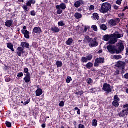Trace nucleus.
<instances>
[{
    "label": "nucleus",
    "mask_w": 128,
    "mask_h": 128,
    "mask_svg": "<svg viewBox=\"0 0 128 128\" xmlns=\"http://www.w3.org/2000/svg\"><path fill=\"white\" fill-rule=\"evenodd\" d=\"M112 10V5L108 2L104 3L100 10L102 14H106Z\"/></svg>",
    "instance_id": "f257e3e1"
},
{
    "label": "nucleus",
    "mask_w": 128,
    "mask_h": 128,
    "mask_svg": "<svg viewBox=\"0 0 128 128\" xmlns=\"http://www.w3.org/2000/svg\"><path fill=\"white\" fill-rule=\"evenodd\" d=\"M103 39L105 42H108V40H110L109 43L111 44H114L118 42L116 39L113 38L112 34L105 35L104 36Z\"/></svg>",
    "instance_id": "f03ea898"
},
{
    "label": "nucleus",
    "mask_w": 128,
    "mask_h": 128,
    "mask_svg": "<svg viewBox=\"0 0 128 128\" xmlns=\"http://www.w3.org/2000/svg\"><path fill=\"white\" fill-rule=\"evenodd\" d=\"M36 0H30L26 2V4H24L22 6V8L24 10L25 12H28L30 10L28 6H32V4H35Z\"/></svg>",
    "instance_id": "7ed1b4c3"
},
{
    "label": "nucleus",
    "mask_w": 128,
    "mask_h": 128,
    "mask_svg": "<svg viewBox=\"0 0 128 128\" xmlns=\"http://www.w3.org/2000/svg\"><path fill=\"white\" fill-rule=\"evenodd\" d=\"M58 14H62V10H65L66 8V5L64 3L60 4V5H57L56 6Z\"/></svg>",
    "instance_id": "20e7f679"
},
{
    "label": "nucleus",
    "mask_w": 128,
    "mask_h": 128,
    "mask_svg": "<svg viewBox=\"0 0 128 128\" xmlns=\"http://www.w3.org/2000/svg\"><path fill=\"white\" fill-rule=\"evenodd\" d=\"M124 49V42L120 41L117 44V49L116 50V54H118L122 52V50Z\"/></svg>",
    "instance_id": "39448f33"
},
{
    "label": "nucleus",
    "mask_w": 128,
    "mask_h": 128,
    "mask_svg": "<svg viewBox=\"0 0 128 128\" xmlns=\"http://www.w3.org/2000/svg\"><path fill=\"white\" fill-rule=\"evenodd\" d=\"M120 22V19L116 18L115 20H111L109 21V24L111 26H116Z\"/></svg>",
    "instance_id": "423d86ee"
},
{
    "label": "nucleus",
    "mask_w": 128,
    "mask_h": 128,
    "mask_svg": "<svg viewBox=\"0 0 128 128\" xmlns=\"http://www.w3.org/2000/svg\"><path fill=\"white\" fill-rule=\"evenodd\" d=\"M93 56L92 54H90L86 57H82V62L84 64L88 62H90L92 60Z\"/></svg>",
    "instance_id": "0eeeda50"
},
{
    "label": "nucleus",
    "mask_w": 128,
    "mask_h": 128,
    "mask_svg": "<svg viewBox=\"0 0 128 128\" xmlns=\"http://www.w3.org/2000/svg\"><path fill=\"white\" fill-rule=\"evenodd\" d=\"M100 64H104V58H98L95 60L94 66H98Z\"/></svg>",
    "instance_id": "6e6552de"
},
{
    "label": "nucleus",
    "mask_w": 128,
    "mask_h": 128,
    "mask_svg": "<svg viewBox=\"0 0 128 128\" xmlns=\"http://www.w3.org/2000/svg\"><path fill=\"white\" fill-rule=\"evenodd\" d=\"M110 88V85L108 84H104L103 86V90L110 94V92H112V88Z\"/></svg>",
    "instance_id": "1a4fd4ad"
},
{
    "label": "nucleus",
    "mask_w": 128,
    "mask_h": 128,
    "mask_svg": "<svg viewBox=\"0 0 128 128\" xmlns=\"http://www.w3.org/2000/svg\"><path fill=\"white\" fill-rule=\"evenodd\" d=\"M98 46V43L96 42V39H92V41L89 43V46L90 48H96Z\"/></svg>",
    "instance_id": "9d476101"
},
{
    "label": "nucleus",
    "mask_w": 128,
    "mask_h": 128,
    "mask_svg": "<svg viewBox=\"0 0 128 128\" xmlns=\"http://www.w3.org/2000/svg\"><path fill=\"white\" fill-rule=\"evenodd\" d=\"M84 4V2L82 0H78L76 2H75L74 3V6L75 8H78L80 6Z\"/></svg>",
    "instance_id": "9b49d317"
},
{
    "label": "nucleus",
    "mask_w": 128,
    "mask_h": 128,
    "mask_svg": "<svg viewBox=\"0 0 128 128\" xmlns=\"http://www.w3.org/2000/svg\"><path fill=\"white\" fill-rule=\"evenodd\" d=\"M124 66H126V63L122 61L118 62L116 64L117 68H121L122 70H124Z\"/></svg>",
    "instance_id": "f8f14e48"
},
{
    "label": "nucleus",
    "mask_w": 128,
    "mask_h": 128,
    "mask_svg": "<svg viewBox=\"0 0 128 128\" xmlns=\"http://www.w3.org/2000/svg\"><path fill=\"white\" fill-rule=\"evenodd\" d=\"M42 32V29L39 27H36L33 30L34 34H40Z\"/></svg>",
    "instance_id": "ddd939ff"
},
{
    "label": "nucleus",
    "mask_w": 128,
    "mask_h": 128,
    "mask_svg": "<svg viewBox=\"0 0 128 128\" xmlns=\"http://www.w3.org/2000/svg\"><path fill=\"white\" fill-rule=\"evenodd\" d=\"M128 114V110H122L121 112L118 114V116L120 118H124V116H126Z\"/></svg>",
    "instance_id": "4468645a"
},
{
    "label": "nucleus",
    "mask_w": 128,
    "mask_h": 128,
    "mask_svg": "<svg viewBox=\"0 0 128 128\" xmlns=\"http://www.w3.org/2000/svg\"><path fill=\"white\" fill-rule=\"evenodd\" d=\"M108 52H110V54H116V50H114V48L112 46V45H109L108 46L107 48Z\"/></svg>",
    "instance_id": "2eb2a0df"
},
{
    "label": "nucleus",
    "mask_w": 128,
    "mask_h": 128,
    "mask_svg": "<svg viewBox=\"0 0 128 128\" xmlns=\"http://www.w3.org/2000/svg\"><path fill=\"white\" fill-rule=\"evenodd\" d=\"M113 36V38H114L115 40H118V38H124V34H120L118 33H115L113 34H112Z\"/></svg>",
    "instance_id": "dca6fc26"
},
{
    "label": "nucleus",
    "mask_w": 128,
    "mask_h": 128,
    "mask_svg": "<svg viewBox=\"0 0 128 128\" xmlns=\"http://www.w3.org/2000/svg\"><path fill=\"white\" fill-rule=\"evenodd\" d=\"M22 34H24L26 38H30V32L28 31V30H22Z\"/></svg>",
    "instance_id": "f3484780"
},
{
    "label": "nucleus",
    "mask_w": 128,
    "mask_h": 128,
    "mask_svg": "<svg viewBox=\"0 0 128 128\" xmlns=\"http://www.w3.org/2000/svg\"><path fill=\"white\" fill-rule=\"evenodd\" d=\"M18 52L17 54L18 56H22V54H24V48L22 47H18Z\"/></svg>",
    "instance_id": "a211bd4d"
},
{
    "label": "nucleus",
    "mask_w": 128,
    "mask_h": 128,
    "mask_svg": "<svg viewBox=\"0 0 128 128\" xmlns=\"http://www.w3.org/2000/svg\"><path fill=\"white\" fill-rule=\"evenodd\" d=\"M92 42V38H91L88 36H86L84 40V42L85 44H89V42Z\"/></svg>",
    "instance_id": "6ab92c4d"
},
{
    "label": "nucleus",
    "mask_w": 128,
    "mask_h": 128,
    "mask_svg": "<svg viewBox=\"0 0 128 128\" xmlns=\"http://www.w3.org/2000/svg\"><path fill=\"white\" fill-rule=\"evenodd\" d=\"M36 96H40L42 94V90L40 88L38 89L36 92Z\"/></svg>",
    "instance_id": "aec40b11"
},
{
    "label": "nucleus",
    "mask_w": 128,
    "mask_h": 128,
    "mask_svg": "<svg viewBox=\"0 0 128 128\" xmlns=\"http://www.w3.org/2000/svg\"><path fill=\"white\" fill-rule=\"evenodd\" d=\"M5 26L8 28H10L12 26V20H8L5 23Z\"/></svg>",
    "instance_id": "412c9836"
},
{
    "label": "nucleus",
    "mask_w": 128,
    "mask_h": 128,
    "mask_svg": "<svg viewBox=\"0 0 128 128\" xmlns=\"http://www.w3.org/2000/svg\"><path fill=\"white\" fill-rule=\"evenodd\" d=\"M7 48L10 50H11L12 52H14V44L12 43L7 44Z\"/></svg>",
    "instance_id": "4be33fe9"
},
{
    "label": "nucleus",
    "mask_w": 128,
    "mask_h": 128,
    "mask_svg": "<svg viewBox=\"0 0 128 128\" xmlns=\"http://www.w3.org/2000/svg\"><path fill=\"white\" fill-rule=\"evenodd\" d=\"M92 20H100V16H98V14L96 13H94L93 14V16H92Z\"/></svg>",
    "instance_id": "5701e85b"
},
{
    "label": "nucleus",
    "mask_w": 128,
    "mask_h": 128,
    "mask_svg": "<svg viewBox=\"0 0 128 128\" xmlns=\"http://www.w3.org/2000/svg\"><path fill=\"white\" fill-rule=\"evenodd\" d=\"M21 46L23 48H30V44L28 43L22 42Z\"/></svg>",
    "instance_id": "b1692460"
},
{
    "label": "nucleus",
    "mask_w": 128,
    "mask_h": 128,
    "mask_svg": "<svg viewBox=\"0 0 128 128\" xmlns=\"http://www.w3.org/2000/svg\"><path fill=\"white\" fill-rule=\"evenodd\" d=\"M72 42H74V40H72V38H70L66 42V44L67 46H72Z\"/></svg>",
    "instance_id": "393cba45"
},
{
    "label": "nucleus",
    "mask_w": 128,
    "mask_h": 128,
    "mask_svg": "<svg viewBox=\"0 0 128 128\" xmlns=\"http://www.w3.org/2000/svg\"><path fill=\"white\" fill-rule=\"evenodd\" d=\"M86 68H88V70H90L92 66H94V64L92 63L89 62L87 64H86Z\"/></svg>",
    "instance_id": "a878e982"
},
{
    "label": "nucleus",
    "mask_w": 128,
    "mask_h": 128,
    "mask_svg": "<svg viewBox=\"0 0 128 128\" xmlns=\"http://www.w3.org/2000/svg\"><path fill=\"white\" fill-rule=\"evenodd\" d=\"M74 17L76 20H80V18H82V15L81 14L76 12L74 15Z\"/></svg>",
    "instance_id": "bb28decb"
},
{
    "label": "nucleus",
    "mask_w": 128,
    "mask_h": 128,
    "mask_svg": "<svg viewBox=\"0 0 128 128\" xmlns=\"http://www.w3.org/2000/svg\"><path fill=\"white\" fill-rule=\"evenodd\" d=\"M52 32H60V28L58 27H52Z\"/></svg>",
    "instance_id": "cd10ccee"
},
{
    "label": "nucleus",
    "mask_w": 128,
    "mask_h": 128,
    "mask_svg": "<svg viewBox=\"0 0 128 128\" xmlns=\"http://www.w3.org/2000/svg\"><path fill=\"white\" fill-rule=\"evenodd\" d=\"M24 80H30V73L26 74V76L24 78Z\"/></svg>",
    "instance_id": "c85d7f7f"
},
{
    "label": "nucleus",
    "mask_w": 128,
    "mask_h": 128,
    "mask_svg": "<svg viewBox=\"0 0 128 128\" xmlns=\"http://www.w3.org/2000/svg\"><path fill=\"white\" fill-rule=\"evenodd\" d=\"M56 66H57V68H62V62L60 61H57L56 62Z\"/></svg>",
    "instance_id": "c756f323"
},
{
    "label": "nucleus",
    "mask_w": 128,
    "mask_h": 128,
    "mask_svg": "<svg viewBox=\"0 0 128 128\" xmlns=\"http://www.w3.org/2000/svg\"><path fill=\"white\" fill-rule=\"evenodd\" d=\"M112 104L116 108H118V106H120V102H118L116 101H114L112 102Z\"/></svg>",
    "instance_id": "7c9ffc66"
},
{
    "label": "nucleus",
    "mask_w": 128,
    "mask_h": 128,
    "mask_svg": "<svg viewBox=\"0 0 128 128\" xmlns=\"http://www.w3.org/2000/svg\"><path fill=\"white\" fill-rule=\"evenodd\" d=\"M114 58L116 60H122V56L120 55H116L114 56Z\"/></svg>",
    "instance_id": "2f4dec72"
},
{
    "label": "nucleus",
    "mask_w": 128,
    "mask_h": 128,
    "mask_svg": "<svg viewBox=\"0 0 128 128\" xmlns=\"http://www.w3.org/2000/svg\"><path fill=\"white\" fill-rule=\"evenodd\" d=\"M100 28L102 30H108V27L106 24L101 25Z\"/></svg>",
    "instance_id": "473e14b6"
},
{
    "label": "nucleus",
    "mask_w": 128,
    "mask_h": 128,
    "mask_svg": "<svg viewBox=\"0 0 128 128\" xmlns=\"http://www.w3.org/2000/svg\"><path fill=\"white\" fill-rule=\"evenodd\" d=\"M120 98H118V95H116L114 96V102H120Z\"/></svg>",
    "instance_id": "72a5a7b5"
},
{
    "label": "nucleus",
    "mask_w": 128,
    "mask_h": 128,
    "mask_svg": "<svg viewBox=\"0 0 128 128\" xmlns=\"http://www.w3.org/2000/svg\"><path fill=\"white\" fill-rule=\"evenodd\" d=\"M92 126H98V120H93Z\"/></svg>",
    "instance_id": "f704fd0d"
},
{
    "label": "nucleus",
    "mask_w": 128,
    "mask_h": 128,
    "mask_svg": "<svg viewBox=\"0 0 128 128\" xmlns=\"http://www.w3.org/2000/svg\"><path fill=\"white\" fill-rule=\"evenodd\" d=\"M58 26H66V24L64 23V21H61L60 22H58Z\"/></svg>",
    "instance_id": "c9c22d12"
},
{
    "label": "nucleus",
    "mask_w": 128,
    "mask_h": 128,
    "mask_svg": "<svg viewBox=\"0 0 128 128\" xmlns=\"http://www.w3.org/2000/svg\"><path fill=\"white\" fill-rule=\"evenodd\" d=\"M92 28L94 32H98V26L96 25H93L92 27Z\"/></svg>",
    "instance_id": "e433bc0d"
},
{
    "label": "nucleus",
    "mask_w": 128,
    "mask_h": 128,
    "mask_svg": "<svg viewBox=\"0 0 128 128\" xmlns=\"http://www.w3.org/2000/svg\"><path fill=\"white\" fill-rule=\"evenodd\" d=\"M95 7L94 6L91 5L89 8V10L90 12H92L93 10H94Z\"/></svg>",
    "instance_id": "4c0bfd02"
},
{
    "label": "nucleus",
    "mask_w": 128,
    "mask_h": 128,
    "mask_svg": "<svg viewBox=\"0 0 128 128\" xmlns=\"http://www.w3.org/2000/svg\"><path fill=\"white\" fill-rule=\"evenodd\" d=\"M6 126L8 128H12V123H10V122H9L8 121H6Z\"/></svg>",
    "instance_id": "58836bf2"
},
{
    "label": "nucleus",
    "mask_w": 128,
    "mask_h": 128,
    "mask_svg": "<svg viewBox=\"0 0 128 128\" xmlns=\"http://www.w3.org/2000/svg\"><path fill=\"white\" fill-rule=\"evenodd\" d=\"M30 14L31 16H36V11L34 10L31 11Z\"/></svg>",
    "instance_id": "ea45409f"
},
{
    "label": "nucleus",
    "mask_w": 128,
    "mask_h": 128,
    "mask_svg": "<svg viewBox=\"0 0 128 128\" xmlns=\"http://www.w3.org/2000/svg\"><path fill=\"white\" fill-rule=\"evenodd\" d=\"M61 108H63V106H64V101H62L60 104H59Z\"/></svg>",
    "instance_id": "a19ab883"
},
{
    "label": "nucleus",
    "mask_w": 128,
    "mask_h": 128,
    "mask_svg": "<svg viewBox=\"0 0 128 128\" xmlns=\"http://www.w3.org/2000/svg\"><path fill=\"white\" fill-rule=\"evenodd\" d=\"M18 78H22V76H24V73L22 72H20L18 76H17Z\"/></svg>",
    "instance_id": "79ce46f5"
},
{
    "label": "nucleus",
    "mask_w": 128,
    "mask_h": 128,
    "mask_svg": "<svg viewBox=\"0 0 128 128\" xmlns=\"http://www.w3.org/2000/svg\"><path fill=\"white\" fill-rule=\"evenodd\" d=\"M29 72L28 68H25L24 69V74H30V72Z\"/></svg>",
    "instance_id": "37998d69"
},
{
    "label": "nucleus",
    "mask_w": 128,
    "mask_h": 128,
    "mask_svg": "<svg viewBox=\"0 0 128 128\" xmlns=\"http://www.w3.org/2000/svg\"><path fill=\"white\" fill-rule=\"evenodd\" d=\"M122 0H117L116 4H118L119 6H120V4H122Z\"/></svg>",
    "instance_id": "c03bdc74"
},
{
    "label": "nucleus",
    "mask_w": 128,
    "mask_h": 128,
    "mask_svg": "<svg viewBox=\"0 0 128 128\" xmlns=\"http://www.w3.org/2000/svg\"><path fill=\"white\" fill-rule=\"evenodd\" d=\"M84 94V92H82V91H80L76 93V94H77V96H82V94Z\"/></svg>",
    "instance_id": "a18cd8bd"
},
{
    "label": "nucleus",
    "mask_w": 128,
    "mask_h": 128,
    "mask_svg": "<svg viewBox=\"0 0 128 128\" xmlns=\"http://www.w3.org/2000/svg\"><path fill=\"white\" fill-rule=\"evenodd\" d=\"M88 28H90V26H85L84 32H88Z\"/></svg>",
    "instance_id": "49530a36"
},
{
    "label": "nucleus",
    "mask_w": 128,
    "mask_h": 128,
    "mask_svg": "<svg viewBox=\"0 0 128 128\" xmlns=\"http://www.w3.org/2000/svg\"><path fill=\"white\" fill-rule=\"evenodd\" d=\"M113 8H114V10H118V6L116 5H114L113 6Z\"/></svg>",
    "instance_id": "de8ad7c7"
},
{
    "label": "nucleus",
    "mask_w": 128,
    "mask_h": 128,
    "mask_svg": "<svg viewBox=\"0 0 128 128\" xmlns=\"http://www.w3.org/2000/svg\"><path fill=\"white\" fill-rule=\"evenodd\" d=\"M78 128H84V126L83 124H80L78 126Z\"/></svg>",
    "instance_id": "09e8293b"
},
{
    "label": "nucleus",
    "mask_w": 128,
    "mask_h": 128,
    "mask_svg": "<svg viewBox=\"0 0 128 128\" xmlns=\"http://www.w3.org/2000/svg\"><path fill=\"white\" fill-rule=\"evenodd\" d=\"M124 78H126V80H128V73H127L124 76Z\"/></svg>",
    "instance_id": "8fccbe9b"
},
{
    "label": "nucleus",
    "mask_w": 128,
    "mask_h": 128,
    "mask_svg": "<svg viewBox=\"0 0 128 128\" xmlns=\"http://www.w3.org/2000/svg\"><path fill=\"white\" fill-rule=\"evenodd\" d=\"M115 76H118V74H120V71L116 70L114 74Z\"/></svg>",
    "instance_id": "3c124183"
},
{
    "label": "nucleus",
    "mask_w": 128,
    "mask_h": 128,
    "mask_svg": "<svg viewBox=\"0 0 128 128\" xmlns=\"http://www.w3.org/2000/svg\"><path fill=\"white\" fill-rule=\"evenodd\" d=\"M72 80V77H70V76H68V78L66 80Z\"/></svg>",
    "instance_id": "603ef678"
},
{
    "label": "nucleus",
    "mask_w": 128,
    "mask_h": 128,
    "mask_svg": "<svg viewBox=\"0 0 128 128\" xmlns=\"http://www.w3.org/2000/svg\"><path fill=\"white\" fill-rule=\"evenodd\" d=\"M64 4H68V0H63Z\"/></svg>",
    "instance_id": "864d4df0"
},
{
    "label": "nucleus",
    "mask_w": 128,
    "mask_h": 128,
    "mask_svg": "<svg viewBox=\"0 0 128 128\" xmlns=\"http://www.w3.org/2000/svg\"><path fill=\"white\" fill-rule=\"evenodd\" d=\"M30 104V101L28 100L27 102L24 103V106H26V104Z\"/></svg>",
    "instance_id": "5fc2aeb1"
},
{
    "label": "nucleus",
    "mask_w": 128,
    "mask_h": 128,
    "mask_svg": "<svg viewBox=\"0 0 128 128\" xmlns=\"http://www.w3.org/2000/svg\"><path fill=\"white\" fill-rule=\"evenodd\" d=\"M126 10H128V6H126V7L124 8L123 10V12Z\"/></svg>",
    "instance_id": "6e6d98bb"
},
{
    "label": "nucleus",
    "mask_w": 128,
    "mask_h": 128,
    "mask_svg": "<svg viewBox=\"0 0 128 128\" xmlns=\"http://www.w3.org/2000/svg\"><path fill=\"white\" fill-rule=\"evenodd\" d=\"M78 114H80V110L79 109L78 110V111L77 112Z\"/></svg>",
    "instance_id": "4d7b16f0"
},
{
    "label": "nucleus",
    "mask_w": 128,
    "mask_h": 128,
    "mask_svg": "<svg viewBox=\"0 0 128 128\" xmlns=\"http://www.w3.org/2000/svg\"><path fill=\"white\" fill-rule=\"evenodd\" d=\"M18 2H24V0H18Z\"/></svg>",
    "instance_id": "13d9d810"
},
{
    "label": "nucleus",
    "mask_w": 128,
    "mask_h": 128,
    "mask_svg": "<svg viewBox=\"0 0 128 128\" xmlns=\"http://www.w3.org/2000/svg\"><path fill=\"white\" fill-rule=\"evenodd\" d=\"M42 128H46V124H42Z\"/></svg>",
    "instance_id": "bf43d9fd"
},
{
    "label": "nucleus",
    "mask_w": 128,
    "mask_h": 128,
    "mask_svg": "<svg viewBox=\"0 0 128 128\" xmlns=\"http://www.w3.org/2000/svg\"><path fill=\"white\" fill-rule=\"evenodd\" d=\"M26 30V26H24L23 28V30Z\"/></svg>",
    "instance_id": "052dcab7"
},
{
    "label": "nucleus",
    "mask_w": 128,
    "mask_h": 128,
    "mask_svg": "<svg viewBox=\"0 0 128 128\" xmlns=\"http://www.w3.org/2000/svg\"><path fill=\"white\" fill-rule=\"evenodd\" d=\"M88 84H92V80H88Z\"/></svg>",
    "instance_id": "680f3d73"
},
{
    "label": "nucleus",
    "mask_w": 128,
    "mask_h": 128,
    "mask_svg": "<svg viewBox=\"0 0 128 128\" xmlns=\"http://www.w3.org/2000/svg\"><path fill=\"white\" fill-rule=\"evenodd\" d=\"M101 2H108V0H101Z\"/></svg>",
    "instance_id": "e2e57ef3"
},
{
    "label": "nucleus",
    "mask_w": 128,
    "mask_h": 128,
    "mask_svg": "<svg viewBox=\"0 0 128 128\" xmlns=\"http://www.w3.org/2000/svg\"><path fill=\"white\" fill-rule=\"evenodd\" d=\"M66 82L67 84H70V80H66Z\"/></svg>",
    "instance_id": "0e129e2a"
},
{
    "label": "nucleus",
    "mask_w": 128,
    "mask_h": 128,
    "mask_svg": "<svg viewBox=\"0 0 128 128\" xmlns=\"http://www.w3.org/2000/svg\"><path fill=\"white\" fill-rule=\"evenodd\" d=\"M126 54H128V49L126 50Z\"/></svg>",
    "instance_id": "69168bd1"
},
{
    "label": "nucleus",
    "mask_w": 128,
    "mask_h": 128,
    "mask_svg": "<svg viewBox=\"0 0 128 128\" xmlns=\"http://www.w3.org/2000/svg\"><path fill=\"white\" fill-rule=\"evenodd\" d=\"M74 110H80V109H78V108H74Z\"/></svg>",
    "instance_id": "338daca9"
},
{
    "label": "nucleus",
    "mask_w": 128,
    "mask_h": 128,
    "mask_svg": "<svg viewBox=\"0 0 128 128\" xmlns=\"http://www.w3.org/2000/svg\"><path fill=\"white\" fill-rule=\"evenodd\" d=\"M102 50H100L99 51V54H102Z\"/></svg>",
    "instance_id": "774afa93"
}]
</instances>
